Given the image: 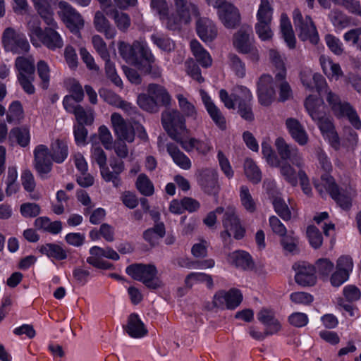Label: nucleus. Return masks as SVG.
Segmentation results:
<instances>
[{
	"label": "nucleus",
	"mask_w": 361,
	"mask_h": 361,
	"mask_svg": "<svg viewBox=\"0 0 361 361\" xmlns=\"http://www.w3.org/2000/svg\"><path fill=\"white\" fill-rule=\"evenodd\" d=\"M312 85L319 93L324 92L326 102L337 118H345L355 129H361V120L355 109L350 103L342 102L338 95L327 88L326 80L322 75L314 74Z\"/></svg>",
	"instance_id": "1"
},
{
	"label": "nucleus",
	"mask_w": 361,
	"mask_h": 361,
	"mask_svg": "<svg viewBox=\"0 0 361 361\" xmlns=\"http://www.w3.org/2000/svg\"><path fill=\"white\" fill-rule=\"evenodd\" d=\"M49 27L42 30L41 27L35 23H28V35L32 44L35 47H39V41L47 48L51 51L61 49L63 47V39L56 31L58 25L54 19V23L47 24Z\"/></svg>",
	"instance_id": "2"
},
{
	"label": "nucleus",
	"mask_w": 361,
	"mask_h": 361,
	"mask_svg": "<svg viewBox=\"0 0 361 361\" xmlns=\"http://www.w3.org/2000/svg\"><path fill=\"white\" fill-rule=\"evenodd\" d=\"M174 13L166 16V27L171 30H180L182 25L189 23L192 17H197L199 11L197 6L189 0H173Z\"/></svg>",
	"instance_id": "3"
},
{
	"label": "nucleus",
	"mask_w": 361,
	"mask_h": 361,
	"mask_svg": "<svg viewBox=\"0 0 361 361\" xmlns=\"http://www.w3.org/2000/svg\"><path fill=\"white\" fill-rule=\"evenodd\" d=\"M161 123L168 135L178 143L188 133L184 116L178 110L168 109L164 111Z\"/></svg>",
	"instance_id": "4"
},
{
	"label": "nucleus",
	"mask_w": 361,
	"mask_h": 361,
	"mask_svg": "<svg viewBox=\"0 0 361 361\" xmlns=\"http://www.w3.org/2000/svg\"><path fill=\"white\" fill-rule=\"evenodd\" d=\"M126 272L133 279L141 281L150 289H157L163 286L157 276L158 271L153 264H135L127 267Z\"/></svg>",
	"instance_id": "5"
},
{
	"label": "nucleus",
	"mask_w": 361,
	"mask_h": 361,
	"mask_svg": "<svg viewBox=\"0 0 361 361\" xmlns=\"http://www.w3.org/2000/svg\"><path fill=\"white\" fill-rule=\"evenodd\" d=\"M254 42L252 29L248 25L242 26L233 36V46L235 49L241 54H247L251 61L257 62L259 54Z\"/></svg>",
	"instance_id": "6"
},
{
	"label": "nucleus",
	"mask_w": 361,
	"mask_h": 361,
	"mask_svg": "<svg viewBox=\"0 0 361 361\" xmlns=\"http://www.w3.org/2000/svg\"><path fill=\"white\" fill-rule=\"evenodd\" d=\"M275 146L281 164H288L294 169L295 166L298 170L305 167L302 154L295 145L288 143L283 137H279L275 140Z\"/></svg>",
	"instance_id": "7"
},
{
	"label": "nucleus",
	"mask_w": 361,
	"mask_h": 361,
	"mask_svg": "<svg viewBox=\"0 0 361 361\" xmlns=\"http://www.w3.org/2000/svg\"><path fill=\"white\" fill-rule=\"evenodd\" d=\"M293 20L298 37L302 41H309L312 44H317L319 40L316 26L309 16L305 17L298 8L293 11Z\"/></svg>",
	"instance_id": "8"
},
{
	"label": "nucleus",
	"mask_w": 361,
	"mask_h": 361,
	"mask_svg": "<svg viewBox=\"0 0 361 361\" xmlns=\"http://www.w3.org/2000/svg\"><path fill=\"white\" fill-rule=\"evenodd\" d=\"M118 48L120 55L127 62L137 64L138 54L145 61H153L154 55L145 42L135 41L132 45L125 42H119Z\"/></svg>",
	"instance_id": "9"
},
{
	"label": "nucleus",
	"mask_w": 361,
	"mask_h": 361,
	"mask_svg": "<svg viewBox=\"0 0 361 361\" xmlns=\"http://www.w3.org/2000/svg\"><path fill=\"white\" fill-rule=\"evenodd\" d=\"M1 42L6 51L15 54L27 53L30 47L25 35L11 27L3 32Z\"/></svg>",
	"instance_id": "10"
},
{
	"label": "nucleus",
	"mask_w": 361,
	"mask_h": 361,
	"mask_svg": "<svg viewBox=\"0 0 361 361\" xmlns=\"http://www.w3.org/2000/svg\"><path fill=\"white\" fill-rule=\"evenodd\" d=\"M262 151L268 164L272 167L279 168L280 174L284 180L293 186L297 185L295 169L288 164H281L278 155L268 143L263 142L262 144Z\"/></svg>",
	"instance_id": "11"
},
{
	"label": "nucleus",
	"mask_w": 361,
	"mask_h": 361,
	"mask_svg": "<svg viewBox=\"0 0 361 361\" xmlns=\"http://www.w3.org/2000/svg\"><path fill=\"white\" fill-rule=\"evenodd\" d=\"M222 224L225 230L221 233V237L224 240L230 238L232 234L236 239H240L244 236L245 230L241 226L234 207L226 208L222 219Z\"/></svg>",
	"instance_id": "12"
},
{
	"label": "nucleus",
	"mask_w": 361,
	"mask_h": 361,
	"mask_svg": "<svg viewBox=\"0 0 361 361\" xmlns=\"http://www.w3.org/2000/svg\"><path fill=\"white\" fill-rule=\"evenodd\" d=\"M233 96L238 104V112L240 116L248 121L254 120L252 109V94L249 89L244 86H236L233 90Z\"/></svg>",
	"instance_id": "13"
},
{
	"label": "nucleus",
	"mask_w": 361,
	"mask_h": 361,
	"mask_svg": "<svg viewBox=\"0 0 361 361\" xmlns=\"http://www.w3.org/2000/svg\"><path fill=\"white\" fill-rule=\"evenodd\" d=\"M58 14L71 32L78 35L84 26L80 14L68 3L61 1L59 3Z\"/></svg>",
	"instance_id": "14"
},
{
	"label": "nucleus",
	"mask_w": 361,
	"mask_h": 361,
	"mask_svg": "<svg viewBox=\"0 0 361 361\" xmlns=\"http://www.w3.org/2000/svg\"><path fill=\"white\" fill-rule=\"evenodd\" d=\"M33 166L41 178H47V175L51 171L53 160L50 150L44 145H39L35 147L34 151Z\"/></svg>",
	"instance_id": "15"
},
{
	"label": "nucleus",
	"mask_w": 361,
	"mask_h": 361,
	"mask_svg": "<svg viewBox=\"0 0 361 361\" xmlns=\"http://www.w3.org/2000/svg\"><path fill=\"white\" fill-rule=\"evenodd\" d=\"M305 107L312 118L317 123L319 128L324 123L329 122L332 119L328 116L325 111V105L322 99L314 95H310L305 101Z\"/></svg>",
	"instance_id": "16"
},
{
	"label": "nucleus",
	"mask_w": 361,
	"mask_h": 361,
	"mask_svg": "<svg viewBox=\"0 0 361 361\" xmlns=\"http://www.w3.org/2000/svg\"><path fill=\"white\" fill-rule=\"evenodd\" d=\"M197 180L201 188L207 193L216 195L219 190L218 172L213 168H202L196 172Z\"/></svg>",
	"instance_id": "17"
},
{
	"label": "nucleus",
	"mask_w": 361,
	"mask_h": 361,
	"mask_svg": "<svg viewBox=\"0 0 361 361\" xmlns=\"http://www.w3.org/2000/svg\"><path fill=\"white\" fill-rule=\"evenodd\" d=\"M243 300V295L238 289L232 288L228 291L217 292L213 299L214 306L220 309L233 310L237 307Z\"/></svg>",
	"instance_id": "18"
},
{
	"label": "nucleus",
	"mask_w": 361,
	"mask_h": 361,
	"mask_svg": "<svg viewBox=\"0 0 361 361\" xmlns=\"http://www.w3.org/2000/svg\"><path fill=\"white\" fill-rule=\"evenodd\" d=\"M111 122L118 140L133 142L135 140L134 128L130 122H127L120 114L113 113L111 116Z\"/></svg>",
	"instance_id": "19"
},
{
	"label": "nucleus",
	"mask_w": 361,
	"mask_h": 361,
	"mask_svg": "<svg viewBox=\"0 0 361 361\" xmlns=\"http://www.w3.org/2000/svg\"><path fill=\"white\" fill-rule=\"evenodd\" d=\"M274 80L269 74L262 75L257 82V94L259 102L265 106H269L275 99Z\"/></svg>",
	"instance_id": "20"
},
{
	"label": "nucleus",
	"mask_w": 361,
	"mask_h": 361,
	"mask_svg": "<svg viewBox=\"0 0 361 361\" xmlns=\"http://www.w3.org/2000/svg\"><path fill=\"white\" fill-rule=\"evenodd\" d=\"M293 268L295 271V280L302 286H313L316 283L315 268L312 264L305 262L294 264Z\"/></svg>",
	"instance_id": "21"
},
{
	"label": "nucleus",
	"mask_w": 361,
	"mask_h": 361,
	"mask_svg": "<svg viewBox=\"0 0 361 361\" xmlns=\"http://www.w3.org/2000/svg\"><path fill=\"white\" fill-rule=\"evenodd\" d=\"M322 180L324 187L341 208L344 209L350 208L351 205L350 197L340 192L332 176L328 174L322 175Z\"/></svg>",
	"instance_id": "22"
},
{
	"label": "nucleus",
	"mask_w": 361,
	"mask_h": 361,
	"mask_svg": "<svg viewBox=\"0 0 361 361\" xmlns=\"http://www.w3.org/2000/svg\"><path fill=\"white\" fill-rule=\"evenodd\" d=\"M71 97L63 98V105L66 111L73 114L78 125H90L93 122V112L90 108L85 109L80 104H71Z\"/></svg>",
	"instance_id": "23"
},
{
	"label": "nucleus",
	"mask_w": 361,
	"mask_h": 361,
	"mask_svg": "<svg viewBox=\"0 0 361 361\" xmlns=\"http://www.w3.org/2000/svg\"><path fill=\"white\" fill-rule=\"evenodd\" d=\"M217 9L219 20L226 27L233 28L239 23V11L232 4L226 1Z\"/></svg>",
	"instance_id": "24"
},
{
	"label": "nucleus",
	"mask_w": 361,
	"mask_h": 361,
	"mask_svg": "<svg viewBox=\"0 0 361 361\" xmlns=\"http://www.w3.org/2000/svg\"><path fill=\"white\" fill-rule=\"evenodd\" d=\"M196 29L198 36L205 42H212L218 34L216 25L207 18H200L196 23Z\"/></svg>",
	"instance_id": "25"
},
{
	"label": "nucleus",
	"mask_w": 361,
	"mask_h": 361,
	"mask_svg": "<svg viewBox=\"0 0 361 361\" xmlns=\"http://www.w3.org/2000/svg\"><path fill=\"white\" fill-rule=\"evenodd\" d=\"M201 95L202 102L212 121L221 130H225L226 128V121L221 110L205 92L201 91Z\"/></svg>",
	"instance_id": "26"
},
{
	"label": "nucleus",
	"mask_w": 361,
	"mask_h": 361,
	"mask_svg": "<svg viewBox=\"0 0 361 361\" xmlns=\"http://www.w3.org/2000/svg\"><path fill=\"white\" fill-rule=\"evenodd\" d=\"M102 8L107 16L114 19V23L119 30L126 32L130 27L131 24L130 16L127 13L113 8L111 0H108V4L102 6Z\"/></svg>",
	"instance_id": "27"
},
{
	"label": "nucleus",
	"mask_w": 361,
	"mask_h": 361,
	"mask_svg": "<svg viewBox=\"0 0 361 361\" xmlns=\"http://www.w3.org/2000/svg\"><path fill=\"white\" fill-rule=\"evenodd\" d=\"M257 319L266 326L267 334H276L281 329L280 322L276 318L272 310L262 308L257 313Z\"/></svg>",
	"instance_id": "28"
},
{
	"label": "nucleus",
	"mask_w": 361,
	"mask_h": 361,
	"mask_svg": "<svg viewBox=\"0 0 361 361\" xmlns=\"http://www.w3.org/2000/svg\"><path fill=\"white\" fill-rule=\"evenodd\" d=\"M286 127L292 138L300 145L307 143L308 135L304 126L300 121L293 118L286 120Z\"/></svg>",
	"instance_id": "29"
},
{
	"label": "nucleus",
	"mask_w": 361,
	"mask_h": 361,
	"mask_svg": "<svg viewBox=\"0 0 361 361\" xmlns=\"http://www.w3.org/2000/svg\"><path fill=\"white\" fill-rule=\"evenodd\" d=\"M179 144L188 152L195 149L199 154L203 155L208 154L212 149L211 142L209 140H201L195 137H184Z\"/></svg>",
	"instance_id": "30"
},
{
	"label": "nucleus",
	"mask_w": 361,
	"mask_h": 361,
	"mask_svg": "<svg viewBox=\"0 0 361 361\" xmlns=\"http://www.w3.org/2000/svg\"><path fill=\"white\" fill-rule=\"evenodd\" d=\"M127 334L132 338H141L147 334L143 322L137 314H131L128 319V323L125 327Z\"/></svg>",
	"instance_id": "31"
},
{
	"label": "nucleus",
	"mask_w": 361,
	"mask_h": 361,
	"mask_svg": "<svg viewBox=\"0 0 361 361\" xmlns=\"http://www.w3.org/2000/svg\"><path fill=\"white\" fill-rule=\"evenodd\" d=\"M93 24L95 29L103 33L106 38L113 39L116 36V29L110 24L102 11H98L95 13Z\"/></svg>",
	"instance_id": "32"
},
{
	"label": "nucleus",
	"mask_w": 361,
	"mask_h": 361,
	"mask_svg": "<svg viewBox=\"0 0 361 361\" xmlns=\"http://www.w3.org/2000/svg\"><path fill=\"white\" fill-rule=\"evenodd\" d=\"M35 9L46 24L54 23V12L51 5L54 4L56 0H32Z\"/></svg>",
	"instance_id": "33"
},
{
	"label": "nucleus",
	"mask_w": 361,
	"mask_h": 361,
	"mask_svg": "<svg viewBox=\"0 0 361 361\" xmlns=\"http://www.w3.org/2000/svg\"><path fill=\"white\" fill-rule=\"evenodd\" d=\"M319 62L324 74L332 79L338 80L343 74L338 63H334L329 57L322 55Z\"/></svg>",
	"instance_id": "34"
},
{
	"label": "nucleus",
	"mask_w": 361,
	"mask_h": 361,
	"mask_svg": "<svg viewBox=\"0 0 361 361\" xmlns=\"http://www.w3.org/2000/svg\"><path fill=\"white\" fill-rule=\"evenodd\" d=\"M50 153L52 160L57 163H63L68 155L67 142L64 140L56 139L51 144Z\"/></svg>",
	"instance_id": "35"
},
{
	"label": "nucleus",
	"mask_w": 361,
	"mask_h": 361,
	"mask_svg": "<svg viewBox=\"0 0 361 361\" xmlns=\"http://www.w3.org/2000/svg\"><path fill=\"white\" fill-rule=\"evenodd\" d=\"M166 149L173 161L181 169L188 170L191 168L190 159L177 146L173 143L167 144Z\"/></svg>",
	"instance_id": "36"
},
{
	"label": "nucleus",
	"mask_w": 361,
	"mask_h": 361,
	"mask_svg": "<svg viewBox=\"0 0 361 361\" xmlns=\"http://www.w3.org/2000/svg\"><path fill=\"white\" fill-rule=\"evenodd\" d=\"M147 93L159 106H166L170 103L171 97L166 90L161 85L151 83L147 87Z\"/></svg>",
	"instance_id": "37"
},
{
	"label": "nucleus",
	"mask_w": 361,
	"mask_h": 361,
	"mask_svg": "<svg viewBox=\"0 0 361 361\" xmlns=\"http://www.w3.org/2000/svg\"><path fill=\"white\" fill-rule=\"evenodd\" d=\"M34 59L32 56L27 58L18 56L15 61V66L18 71V76H34L35 65Z\"/></svg>",
	"instance_id": "38"
},
{
	"label": "nucleus",
	"mask_w": 361,
	"mask_h": 361,
	"mask_svg": "<svg viewBox=\"0 0 361 361\" xmlns=\"http://www.w3.org/2000/svg\"><path fill=\"white\" fill-rule=\"evenodd\" d=\"M228 261L235 267L243 269H250L253 267L251 256L245 251H235L230 254Z\"/></svg>",
	"instance_id": "39"
},
{
	"label": "nucleus",
	"mask_w": 361,
	"mask_h": 361,
	"mask_svg": "<svg viewBox=\"0 0 361 361\" xmlns=\"http://www.w3.org/2000/svg\"><path fill=\"white\" fill-rule=\"evenodd\" d=\"M39 252L49 258L56 260H63L67 258L66 251L59 245L55 243H47L39 247Z\"/></svg>",
	"instance_id": "40"
},
{
	"label": "nucleus",
	"mask_w": 361,
	"mask_h": 361,
	"mask_svg": "<svg viewBox=\"0 0 361 361\" xmlns=\"http://www.w3.org/2000/svg\"><path fill=\"white\" fill-rule=\"evenodd\" d=\"M190 48L196 60L203 67L207 68L212 65V60L209 54L202 47L198 41H191Z\"/></svg>",
	"instance_id": "41"
},
{
	"label": "nucleus",
	"mask_w": 361,
	"mask_h": 361,
	"mask_svg": "<svg viewBox=\"0 0 361 361\" xmlns=\"http://www.w3.org/2000/svg\"><path fill=\"white\" fill-rule=\"evenodd\" d=\"M35 226L37 229L51 234H58L62 230L61 221H55L51 222L49 218L45 216L37 218L35 221Z\"/></svg>",
	"instance_id": "42"
},
{
	"label": "nucleus",
	"mask_w": 361,
	"mask_h": 361,
	"mask_svg": "<svg viewBox=\"0 0 361 361\" xmlns=\"http://www.w3.org/2000/svg\"><path fill=\"white\" fill-rule=\"evenodd\" d=\"M280 26L281 32L288 47L290 49L295 48L296 42L295 37L291 23L286 16H281Z\"/></svg>",
	"instance_id": "43"
},
{
	"label": "nucleus",
	"mask_w": 361,
	"mask_h": 361,
	"mask_svg": "<svg viewBox=\"0 0 361 361\" xmlns=\"http://www.w3.org/2000/svg\"><path fill=\"white\" fill-rule=\"evenodd\" d=\"M239 198L241 206L248 213H254L257 210V204L250 190L246 185H241L239 189Z\"/></svg>",
	"instance_id": "44"
},
{
	"label": "nucleus",
	"mask_w": 361,
	"mask_h": 361,
	"mask_svg": "<svg viewBox=\"0 0 361 361\" xmlns=\"http://www.w3.org/2000/svg\"><path fill=\"white\" fill-rule=\"evenodd\" d=\"M269 58L271 62L276 68V80L285 79L286 76V69L284 63V57L281 55L277 51L271 49L269 51Z\"/></svg>",
	"instance_id": "45"
},
{
	"label": "nucleus",
	"mask_w": 361,
	"mask_h": 361,
	"mask_svg": "<svg viewBox=\"0 0 361 361\" xmlns=\"http://www.w3.org/2000/svg\"><path fill=\"white\" fill-rule=\"evenodd\" d=\"M150 38L154 44L164 51L171 52L175 49L174 42L164 34L154 33Z\"/></svg>",
	"instance_id": "46"
},
{
	"label": "nucleus",
	"mask_w": 361,
	"mask_h": 361,
	"mask_svg": "<svg viewBox=\"0 0 361 361\" xmlns=\"http://www.w3.org/2000/svg\"><path fill=\"white\" fill-rule=\"evenodd\" d=\"M319 129L322 134L328 138L331 145L334 149H338L340 147V139L338 133L335 130L332 120L329 122L324 123Z\"/></svg>",
	"instance_id": "47"
},
{
	"label": "nucleus",
	"mask_w": 361,
	"mask_h": 361,
	"mask_svg": "<svg viewBox=\"0 0 361 361\" xmlns=\"http://www.w3.org/2000/svg\"><path fill=\"white\" fill-rule=\"evenodd\" d=\"M274 9L269 0H260L256 14L257 22H271Z\"/></svg>",
	"instance_id": "48"
},
{
	"label": "nucleus",
	"mask_w": 361,
	"mask_h": 361,
	"mask_svg": "<svg viewBox=\"0 0 361 361\" xmlns=\"http://www.w3.org/2000/svg\"><path fill=\"white\" fill-rule=\"evenodd\" d=\"M206 283L207 286L209 288H211L213 287V279L210 275H208L204 273H197V272H193L188 274L185 279V283L187 287L191 288L194 283Z\"/></svg>",
	"instance_id": "49"
},
{
	"label": "nucleus",
	"mask_w": 361,
	"mask_h": 361,
	"mask_svg": "<svg viewBox=\"0 0 361 361\" xmlns=\"http://www.w3.org/2000/svg\"><path fill=\"white\" fill-rule=\"evenodd\" d=\"M11 142L16 141L21 147H26L30 142V133L27 129L21 128H13L8 135Z\"/></svg>",
	"instance_id": "50"
},
{
	"label": "nucleus",
	"mask_w": 361,
	"mask_h": 361,
	"mask_svg": "<svg viewBox=\"0 0 361 361\" xmlns=\"http://www.w3.org/2000/svg\"><path fill=\"white\" fill-rule=\"evenodd\" d=\"M245 173L250 181L258 183L262 180V173L256 164L250 159H247L244 164Z\"/></svg>",
	"instance_id": "51"
},
{
	"label": "nucleus",
	"mask_w": 361,
	"mask_h": 361,
	"mask_svg": "<svg viewBox=\"0 0 361 361\" xmlns=\"http://www.w3.org/2000/svg\"><path fill=\"white\" fill-rule=\"evenodd\" d=\"M271 201L275 212L284 221H288L291 219L290 210L285 201L280 196H273Z\"/></svg>",
	"instance_id": "52"
},
{
	"label": "nucleus",
	"mask_w": 361,
	"mask_h": 361,
	"mask_svg": "<svg viewBox=\"0 0 361 361\" xmlns=\"http://www.w3.org/2000/svg\"><path fill=\"white\" fill-rule=\"evenodd\" d=\"M177 99L178 101L179 107L184 115L198 122V116L195 106L183 94H178Z\"/></svg>",
	"instance_id": "53"
},
{
	"label": "nucleus",
	"mask_w": 361,
	"mask_h": 361,
	"mask_svg": "<svg viewBox=\"0 0 361 361\" xmlns=\"http://www.w3.org/2000/svg\"><path fill=\"white\" fill-rule=\"evenodd\" d=\"M135 185L137 189L142 195L145 196H151L153 195V183L145 173H141L138 176Z\"/></svg>",
	"instance_id": "54"
},
{
	"label": "nucleus",
	"mask_w": 361,
	"mask_h": 361,
	"mask_svg": "<svg viewBox=\"0 0 361 361\" xmlns=\"http://www.w3.org/2000/svg\"><path fill=\"white\" fill-rule=\"evenodd\" d=\"M298 238L294 235L293 231L286 233L281 236V244L283 250L290 253H295L298 252Z\"/></svg>",
	"instance_id": "55"
},
{
	"label": "nucleus",
	"mask_w": 361,
	"mask_h": 361,
	"mask_svg": "<svg viewBox=\"0 0 361 361\" xmlns=\"http://www.w3.org/2000/svg\"><path fill=\"white\" fill-rule=\"evenodd\" d=\"M228 63L235 75L239 78L245 77L246 73L245 64L238 56L235 54H230L228 55Z\"/></svg>",
	"instance_id": "56"
},
{
	"label": "nucleus",
	"mask_w": 361,
	"mask_h": 361,
	"mask_svg": "<svg viewBox=\"0 0 361 361\" xmlns=\"http://www.w3.org/2000/svg\"><path fill=\"white\" fill-rule=\"evenodd\" d=\"M24 117L23 109L19 101L13 102L8 108V112L6 115V121L11 123L13 121H20Z\"/></svg>",
	"instance_id": "57"
},
{
	"label": "nucleus",
	"mask_w": 361,
	"mask_h": 361,
	"mask_svg": "<svg viewBox=\"0 0 361 361\" xmlns=\"http://www.w3.org/2000/svg\"><path fill=\"white\" fill-rule=\"evenodd\" d=\"M37 71L41 80L42 87L47 90L49 85L50 81V68L48 63L43 60L38 61L37 64Z\"/></svg>",
	"instance_id": "58"
},
{
	"label": "nucleus",
	"mask_w": 361,
	"mask_h": 361,
	"mask_svg": "<svg viewBox=\"0 0 361 361\" xmlns=\"http://www.w3.org/2000/svg\"><path fill=\"white\" fill-rule=\"evenodd\" d=\"M137 104L140 108L145 111L149 112H155L157 111L158 103L147 93L141 94L137 97Z\"/></svg>",
	"instance_id": "59"
},
{
	"label": "nucleus",
	"mask_w": 361,
	"mask_h": 361,
	"mask_svg": "<svg viewBox=\"0 0 361 361\" xmlns=\"http://www.w3.org/2000/svg\"><path fill=\"white\" fill-rule=\"evenodd\" d=\"M271 22H257L255 29L259 38L262 41L270 40L273 37V32L271 29Z\"/></svg>",
	"instance_id": "60"
},
{
	"label": "nucleus",
	"mask_w": 361,
	"mask_h": 361,
	"mask_svg": "<svg viewBox=\"0 0 361 361\" xmlns=\"http://www.w3.org/2000/svg\"><path fill=\"white\" fill-rule=\"evenodd\" d=\"M105 61V72L106 77L117 87H121L123 82L121 78L118 75L115 65L111 61L110 57L107 59H103Z\"/></svg>",
	"instance_id": "61"
},
{
	"label": "nucleus",
	"mask_w": 361,
	"mask_h": 361,
	"mask_svg": "<svg viewBox=\"0 0 361 361\" xmlns=\"http://www.w3.org/2000/svg\"><path fill=\"white\" fill-rule=\"evenodd\" d=\"M90 253L91 255H97L100 257H106L113 260H118L119 259L118 254L109 247L102 248L98 246H94L90 248Z\"/></svg>",
	"instance_id": "62"
},
{
	"label": "nucleus",
	"mask_w": 361,
	"mask_h": 361,
	"mask_svg": "<svg viewBox=\"0 0 361 361\" xmlns=\"http://www.w3.org/2000/svg\"><path fill=\"white\" fill-rule=\"evenodd\" d=\"M307 235L312 247L319 248L323 242V237L319 230L314 226H310L307 228Z\"/></svg>",
	"instance_id": "63"
},
{
	"label": "nucleus",
	"mask_w": 361,
	"mask_h": 361,
	"mask_svg": "<svg viewBox=\"0 0 361 361\" xmlns=\"http://www.w3.org/2000/svg\"><path fill=\"white\" fill-rule=\"evenodd\" d=\"M329 18L333 25L337 28H344L349 24L348 17L337 10H334L330 13Z\"/></svg>",
	"instance_id": "64"
}]
</instances>
